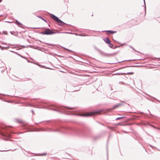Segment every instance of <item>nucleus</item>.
Wrapping results in <instances>:
<instances>
[{
  "label": "nucleus",
  "mask_w": 160,
  "mask_h": 160,
  "mask_svg": "<svg viewBox=\"0 0 160 160\" xmlns=\"http://www.w3.org/2000/svg\"><path fill=\"white\" fill-rule=\"evenodd\" d=\"M138 59H134L133 60H137Z\"/></svg>",
  "instance_id": "obj_13"
},
{
  "label": "nucleus",
  "mask_w": 160,
  "mask_h": 160,
  "mask_svg": "<svg viewBox=\"0 0 160 160\" xmlns=\"http://www.w3.org/2000/svg\"><path fill=\"white\" fill-rule=\"evenodd\" d=\"M106 32H107V34H108L109 33H111L112 34H113L114 33H115L117 32V31H106Z\"/></svg>",
  "instance_id": "obj_6"
},
{
  "label": "nucleus",
  "mask_w": 160,
  "mask_h": 160,
  "mask_svg": "<svg viewBox=\"0 0 160 160\" xmlns=\"http://www.w3.org/2000/svg\"><path fill=\"white\" fill-rule=\"evenodd\" d=\"M16 24L18 25H20L22 24L21 23L19 22L17 20L16 21Z\"/></svg>",
  "instance_id": "obj_8"
},
{
  "label": "nucleus",
  "mask_w": 160,
  "mask_h": 160,
  "mask_svg": "<svg viewBox=\"0 0 160 160\" xmlns=\"http://www.w3.org/2000/svg\"><path fill=\"white\" fill-rule=\"evenodd\" d=\"M120 104H118V105H116L115 106H114V107L112 109L113 110L114 109L120 106Z\"/></svg>",
  "instance_id": "obj_7"
},
{
  "label": "nucleus",
  "mask_w": 160,
  "mask_h": 160,
  "mask_svg": "<svg viewBox=\"0 0 160 160\" xmlns=\"http://www.w3.org/2000/svg\"><path fill=\"white\" fill-rule=\"evenodd\" d=\"M50 17L54 21L58 22L59 25L62 26L64 25V23L54 15L51 14Z\"/></svg>",
  "instance_id": "obj_1"
},
{
  "label": "nucleus",
  "mask_w": 160,
  "mask_h": 160,
  "mask_svg": "<svg viewBox=\"0 0 160 160\" xmlns=\"http://www.w3.org/2000/svg\"><path fill=\"white\" fill-rule=\"evenodd\" d=\"M100 113V112H88L85 114H81V116L84 117L91 116L99 114Z\"/></svg>",
  "instance_id": "obj_2"
},
{
  "label": "nucleus",
  "mask_w": 160,
  "mask_h": 160,
  "mask_svg": "<svg viewBox=\"0 0 160 160\" xmlns=\"http://www.w3.org/2000/svg\"><path fill=\"white\" fill-rule=\"evenodd\" d=\"M39 18H41L42 19V20H43L45 21H46V20H44V19H43V18H42V17H39Z\"/></svg>",
  "instance_id": "obj_12"
},
{
  "label": "nucleus",
  "mask_w": 160,
  "mask_h": 160,
  "mask_svg": "<svg viewBox=\"0 0 160 160\" xmlns=\"http://www.w3.org/2000/svg\"><path fill=\"white\" fill-rule=\"evenodd\" d=\"M2 0H0V2H1L2 1Z\"/></svg>",
  "instance_id": "obj_14"
},
{
  "label": "nucleus",
  "mask_w": 160,
  "mask_h": 160,
  "mask_svg": "<svg viewBox=\"0 0 160 160\" xmlns=\"http://www.w3.org/2000/svg\"><path fill=\"white\" fill-rule=\"evenodd\" d=\"M47 155V153H43L42 154V155Z\"/></svg>",
  "instance_id": "obj_11"
},
{
  "label": "nucleus",
  "mask_w": 160,
  "mask_h": 160,
  "mask_svg": "<svg viewBox=\"0 0 160 160\" xmlns=\"http://www.w3.org/2000/svg\"><path fill=\"white\" fill-rule=\"evenodd\" d=\"M65 33H68L67 32H64Z\"/></svg>",
  "instance_id": "obj_16"
},
{
  "label": "nucleus",
  "mask_w": 160,
  "mask_h": 160,
  "mask_svg": "<svg viewBox=\"0 0 160 160\" xmlns=\"http://www.w3.org/2000/svg\"><path fill=\"white\" fill-rule=\"evenodd\" d=\"M133 74V72H130L128 73L127 74H129V75H132V74Z\"/></svg>",
  "instance_id": "obj_10"
},
{
  "label": "nucleus",
  "mask_w": 160,
  "mask_h": 160,
  "mask_svg": "<svg viewBox=\"0 0 160 160\" xmlns=\"http://www.w3.org/2000/svg\"><path fill=\"white\" fill-rule=\"evenodd\" d=\"M93 16V14H92V16Z\"/></svg>",
  "instance_id": "obj_15"
},
{
  "label": "nucleus",
  "mask_w": 160,
  "mask_h": 160,
  "mask_svg": "<svg viewBox=\"0 0 160 160\" xmlns=\"http://www.w3.org/2000/svg\"><path fill=\"white\" fill-rule=\"evenodd\" d=\"M123 118V117H119V118H116V120H119L121 119L122 118Z\"/></svg>",
  "instance_id": "obj_9"
},
{
  "label": "nucleus",
  "mask_w": 160,
  "mask_h": 160,
  "mask_svg": "<svg viewBox=\"0 0 160 160\" xmlns=\"http://www.w3.org/2000/svg\"><path fill=\"white\" fill-rule=\"evenodd\" d=\"M1 134L3 137H9L10 136V135L8 133H2Z\"/></svg>",
  "instance_id": "obj_4"
},
{
  "label": "nucleus",
  "mask_w": 160,
  "mask_h": 160,
  "mask_svg": "<svg viewBox=\"0 0 160 160\" xmlns=\"http://www.w3.org/2000/svg\"><path fill=\"white\" fill-rule=\"evenodd\" d=\"M42 33L43 34L50 35L54 33V32L50 29H45Z\"/></svg>",
  "instance_id": "obj_3"
},
{
  "label": "nucleus",
  "mask_w": 160,
  "mask_h": 160,
  "mask_svg": "<svg viewBox=\"0 0 160 160\" xmlns=\"http://www.w3.org/2000/svg\"><path fill=\"white\" fill-rule=\"evenodd\" d=\"M104 40L107 43L111 44L108 38H105Z\"/></svg>",
  "instance_id": "obj_5"
}]
</instances>
